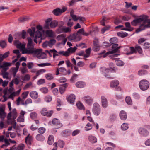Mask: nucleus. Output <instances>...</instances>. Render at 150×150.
Instances as JSON below:
<instances>
[{"instance_id": "obj_37", "label": "nucleus", "mask_w": 150, "mask_h": 150, "mask_svg": "<svg viewBox=\"0 0 150 150\" xmlns=\"http://www.w3.org/2000/svg\"><path fill=\"white\" fill-rule=\"evenodd\" d=\"M18 69L17 68H16L15 67L12 68L11 70V73L12 74L13 76L14 77H15L16 76V74L17 72Z\"/></svg>"}, {"instance_id": "obj_18", "label": "nucleus", "mask_w": 150, "mask_h": 150, "mask_svg": "<svg viewBox=\"0 0 150 150\" xmlns=\"http://www.w3.org/2000/svg\"><path fill=\"white\" fill-rule=\"evenodd\" d=\"M6 115V113L5 112V109L3 107H0V118L1 120H3Z\"/></svg>"}, {"instance_id": "obj_8", "label": "nucleus", "mask_w": 150, "mask_h": 150, "mask_svg": "<svg viewBox=\"0 0 150 150\" xmlns=\"http://www.w3.org/2000/svg\"><path fill=\"white\" fill-rule=\"evenodd\" d=\"M50 18L48 19L46 21V25L44 26V28H47L50 26L51 28H54L57 26L58 25V22L57 21H51Z\"/></svg>"}, {"instance_id": "obj_57", "label": "nucleus", "mask_w": 150, "mask_h": 150, "mask_svg": "<svg viewBox=\"0 0 150 150\" xmlns=\"http://www.w3.org/2000/svg\"><path fill=\"white\" fill-rule=\"evenodd\" d=\"M30 117L32 119H34L36 118L37 114L35 112H31L30 114Z\"/></svg>"}, {"instance_id": "obj_11", "label": "nucleus", "mask_w": 150, "mask_h": 150, "mask_svg": "<svg viewBox=\"0 0 150 150\" xmlns=\"http://www.w3.org/2000/svg\"><path fill=\"white\" fill-rule=\"evenodd\" d=\"M67 38L69 41L71 42H76L81 40L80 36L77 35L75 33L70 35Z\"/></svg>"}, {"instance_id": "obj_32", "label": "nucleus", "mask_w": 150, "mask_h": 150, "mask_svg": "<svg viewBox=\"0 0 150 150\" xmlns=\"http://www.w3.org/2000/svg\"><path fill=\"white\" fill-rule=\"evenodd\" d=\"M36 138L37 140L40 141H42L45 139V137L41 134H37L36 137Z\"/></svg>"}, {"instance_id": "obj_46", "label": "nucleus", "mask_w": 150, "mask_h": 150, "mask_svg": "<svg viewBox=\"0 0 150 150\" xmlns=\"http://www.w3.org/2000/svg\"><path fill=\"white\" fill-rule=\"evenodd\" d=\"M91 52V49L90 48L87 49L86 50V54H85L84 56L85 57L87 58L89 56Z\"/></svg>"}, {"instance_id": "obj_9", "label": "nucleus", "mask_w": 150, "mask_h": 150, "mask_svg": "<svg viewBox=\"0 0 150 150\" xmlns=\"http://www.w3.org/2000/svg\"><path fill=\"white\" fill-rule=\"evenodd\" d=\"M92 111L94 114L96 116L99 115L101 112V108L99 104L97 103H94L93 105Z\"/></svg>"}, {"instance_id": "obj_21", "label": "nucleus", "mask_w": 150, "mask_h": 150, "mask_svg": "<svg viewBox=\"0 0 150 150\" xmlns=\"http://www.w3.org/2000/svg\"><path fill=\"white\" fill-rule=\"evenodd\" d=\"M75 96L74 94H71L67 98V100L68 102L72 104H73L75 102Z\"/></svg>"}, {"instance_id": "obj_2", "label": "nucleus", "mask_w": 150, "mask_h": 150, "mask_svg": "<svg viewBox=\"0 0 150 150\" xmlns=\"http://www.w3.org/2000/svg\"><path fill=\"white\" fill-rule=\"evenodd\" d=\"M35 28L34 27L32 28V29H28V32L29 33L31 37H34L35 36V39L34 41L36 43H38V41L37 39L40 38L41 39V36H42L41 33L39 30L35 31Z\"/></svg>"}, {"instance_id": "obj_28", "label": "nucleus", "mask_w": 150, "mask_h": 150, "mask_svg": "<svg viewBox=\"0 0 150 150\" xmlns=\"http://www.w3.org/2000/svg\"><path fill=\"white\" fill-rule=\"evenodd\" d=\"M88 139L91 143H94L97 142V139L94 136L91 135L88 137Z\"/></svg>"}, {"instance_id": "obj_52", "label": "nucleus", "mask_w": 150, "mask_h": 150, "mask_svg": "<svg viewBox=\"0 0 150 150\" xmlns=\"http://www.w3.org/2000/svg\"><path fill=\"white\" fill-rule=\"evenodd\" d=\"M71 20L72 19L71 18L69 19L67 23V25L68 27L70 28H71L73 25V22L71 21Z\"/></svg>"}, {"instance_id": "obj_1", "label": "nucleus", "mask_w": 150, "mask_h": 150, "mask_svg": "<svg viewBox=\"0 0 150 150\" xmlns=\"http://www.w3.org/2000/svg\"><path fill=\"white\" fill-rule=\"evenodd\" d=\"M142 21H143L142 24L136 30L137 33L150 26V20L148 19V16L145 15L141 16L138 18L133 20L131 23L133 25L136 26L137 24Z\"/></svg>"}, {"instance_id": "obj_43", "label": "nucleus", "mask_w": 150, "mask_h": 150, "mask_svg": "<svg viewBox=\"0 0 150 150\" xmlns=\"http://www.w3.org/2000/svg\"><path fill=\"white\" fill-rule=\"evenodd\" d=\"M115 62L116 65L119 66H122L124 64V62L120 60L117 59V60H115Z\"/></svg>"}, {"instance_id": "obj_34", "label": "nucleus", "mask_w": 150, "mask_h": 150, "mask_svg": "<svg viewBox=\"0 0 150 150\" xmlns=\"http://www.w3.org/2000/svg\"><path fill=\"white\" fill-rule=\"evenodd\" d=\"M77 49V48L76 47H74V48L72 47L69 48L67 52H68L69 56V55L70 53H73Z\"/></svg>"}, {"instance_id": "obj_20", "label": "nucleus", "mask_w": 150, "mask_h": 150, "mask_svg": "<svg viewBox=\"0 0 150 150\" xmlns=\"http://www.w3.org/2000/svg\"><path fill=\"white\" fill-rule=\"evenodd\" d=\"M50 51L52 52L57 53L59 54L65 56H69L68 52L67 51L64 52V51H61L57 52L55 49H53L52 50H50Z\"/></svg>"}, {"instance_id": "obj_60", "label": "nucleus", "mask_w": 150, "mask_h": 150, "mask_svg": "<svg viewBox=\"0 0 150 150\" xmlns=\"http://www.w3.org/2000/svg\"><path fill=\"white\" fill-rule=\"evenodd\" d=\"M41 91L44 93H46L48 92V89L46 87H43L40 89Z\"/></svg>"}, {"instance_id": "obj_13", "label": "nucleus", "mask_w": 150, "mask_h": 150, "mask_svg": "<svg viewBox=\"0 0 150 150\" xmlns=\"http://www.w3.org/2000/svg\"><path fill=\"white\" fill-rule=\"evenodd\" d=\"M57 40L59 41H61V43L64 45L67 40V38H66V35L62 34L58 35L57 37Z\"/></svg>"}, {"instance_id": "obj_39", "label": "nucleus", "mask_w": 150, "mask_h": 150, "mask_svg": "<svg viewBox=\"0 0 150 150\" xmlns=\"http://www.w3.org/2000/svg\"><path fill=\"white\" fill-rule=\"evenodd\" d=\"M125 101L127 104L129 105H132V101L131 98L129 96H127L125 98Z\"/></svg>"}, {"instance_id": "obj_45", "label": "nucleus", "mask_w": 150, "mask_h": 150, "mask_svg": "<svg viewBox=\"0 0 150 150\" xmlns=\"http://www.w3.org/2000/svg\"><path fill=\"white\" fill-rule=\"evenodd\" d=\"M129 128L128 124L126 123H123L121 126V128L123 130H126Z\"/></svg>"}, {"instance_id": "obj_27", "label": "nucleus", "mask_w": 150, "mask_h": 150, "mask_svg": "<svg viewBox=\"0 0 150 150\" xmlns=\"http://www.w3.org/2000/svg\"><path fill=\"white\" fill-rule=\"evenodd\" d=\"M52 123L54 125H59V127L62 126V124L60 122L59 119L57 118L53 119L52 120Z\"/></svg>"}, {"instance_id": "obj_16", "label": "nucleus", "mask_w": 150, "mask_h": 150, "mask_svg": "<svg viewBox=\"0 0 150 150\" xmlns=\"http://www.w3.org/2000/svg\"><path fill=\"white\" fill-rule=\"evenodd\" d=\"M53 112L52 110H51L48 112L46 108H43L41 111V113L42 115L47 116L48 117H51Z\"/></svg>"}, {"instance_id": "obj_23", "label": "nucleus", "mask_w": 150, "mask_h": 150, "mask_svg": "<svg viewBox=\"0 0 150 150\" xmlns=\"http://www.w3.org/2000/svg\"><path fill=\"white\" fill-rule=\"evenodd\" d=\"M119 115L120 119L122 120H125L127 119V114L124 111H121Z\"/></svg>"}, {"instance_id": "obj_36", "label": "nucleus", "mask_w": 150, "mask_h": 150, "mask_svg": "<svg viewBox=\"0 0 150 150\" xmlns=\"http://www.w3.org/2000/svg\"><path fill=\"white\" fill-rule=\"evenodd\" d=\"M29 19V18L27 16L20 17L18 19V21L20 23L23 22L28 21Z\"/></svg>"}, {"instance_id": "obj_19", "label": "nucleus", "mask_w": 150, "mask_h": 150, "mask_svg": "<svg viewBox=\"0 0 150 150\" xmlns=\"http://www.w3.org/2000/svg\"><path fill=\"white\" fill-rule=\"evenodd\" d=\"M139 132L141 135L144 137L147 136L149 134V132L146 129L142 128L139 129Z\"/></svg>"}, {"instance_id": "obj_49", "label": "nucleus", "mask_w": 150, "mask_h": 150, "mask_svg": "<svg viewBox=\"0 0 150 150\" xmlns=\"http://www.w3.org/2000/svg\"><path fill=\"white\" fill-rule=\"evenodd\" d=\"M9 52L8 51L7 52L5 53L4 54H0V56H1V57L2 58L3 60H4V58H6L7 57L9 56Z\"/></svg>"}, {"instance_id": "obj_54", "label": "nucleus", "mask_w": 150, "mask_h": 150, "mask_svg": "<svg viewBox=\"0 0 150 150\" xmlns=\"http://www.w3.org/2000/svg\"><path fill=\"white\" fill-rule=\"evenodd\" d=\"M52 100V97L50 96H46L45 98V101L47 102H49Z\"/></svg>"}, {"instance_id": "obj_40", "label": "nucleus", "mask_w": 150, "mask_h": 150, "mask_svg": "<svg viewBox=\"0 0 150 150\" xmlns=\"http://www.w3.org/2000/svg\"><path fill=\"white\" fill-rule=\"evenodd\" d=\"M84 32V30L83 28H81L79 30L77 31V32L76 33L77 35H79L80 37V39L81 40V35H83V34Z\"/></svg>"}, {"instance_id": "obj_26", "label": "nucleus", "mask_w": 150, "mask_h": 150, "mask_svg": "<svg viewBox=\"0 0 150 150\" xmlns=\"http://www.w3.org/2000/svg\"><path fill=\"white\" fill-rule=\"evenodd\" d=\"M68 85L67 83H65L61 85L59 88V92L62 94L65 91V89L67 86Z\"/></svg>"}, {"instance_id": "obj_61", "label": "nucleus", "mask_w": 150, "mask_h": 150, "mask_svg": "<svg viewBox=\"0 0 150 150\" xmlns=\"http://www.w3.org/2000/svg\"><path fill=\"white\" fill-rule=\"evenodd\" d=\"M45 82V80L44 79H40L37 82V84L40 85L44 83Z\"/></svg>"}, {"instance_id": "obj_12", "label": "nucleus", "mask_w": 150, "mask_h": 150, "mask_svg": "<svg viewBox=\"0 0 150 150\" xmlns=\"http://www.w3.org/2000/svg\"><path fill=\"white\" fill-rule=\"evenodd\" d=\"M11 65V63L4 62L3 64L0 66V68H3L1 73L7 72L6 71L9 69L8 67L10 66Z\"/></svg>"}, {"instance_id": "obj_30", "label": "nucleus", "mask_w": 150, "mask_h": 150, "mask_svg": "<svg viewBox=\"0 0 150 150\" xmlns=\"http://www.w3.org/2000/svg\"><path fill=\"white\" fill-rule=\"evenodd\" d=\"M54 142V137L53 135H50L48 137V144L50 145H52Z\"/></svg>"}, {"instance_id": "obj_63", "label": "nucleus", "mask_w": 150, "mask_h": 150, "mask_svg": "<svg viewBox=\"0 0 150 150\" xmlns=\"http://www.w3.org/2000/svg\"><path fill=\"white\" fill-rule=\"evenodd\" d=\"M25 147V145L24 144H19L17 147L18 150H23Z\"/></svg>"}, {"instance_id": "obj_56", "label": "nucleus", "mask_w": 150, "mask_h": 150, "mask_svg": "<svg viewBox=\"0 0 150 150\" xmlns=\"http://www.w3.org/2000/svg\"><path fill=\"white\" fill-rule=\"evenodd\" d=\"M29 92L27 91L23 93L22 94L21 97L23 99H25L26 98Z\"/></svg>"}, {"instance_id": "obj_6", "label": "nucleus", "mask_w": 150, "mask_h": 150, "mask_svg": "<svg viewBox=\"0 0 150 150\" xmlns=\"http://www.w3.org/2000/svg\"><path fill=\"white\" fill-rule=\"evenodd\" d=\"M28 42L27 45V48L28 50L29 54H31V53L36 52L34 51L35 49L33 45V42L31 38L29 37L28 38Z\"/></svg>"}, {"instance_id": "obj_53", "label": "nucleus", "mask_w": 150, "mask_h": 150, "mask_svg": "<svg viewBox=\"0 0 150 150\" xmlns=\"http://www.w3.org/2000/svg\"><path fill=\"white\" fill-rule=\"evenodd\" d=\"M6 46V43L4 40L0 41V46L2 48H4Z\"/></svg>"}, {"instance_id": "obj_24", "label": "nucleus", "mask_w": 150, "mask_h": 150, "mask_svg": "<svg viewBox=\"0 0 150 150\" xmlns=\"http://www.w3.org/2000/svg\"><path fill=\"white\" fill-rule=\"evenodd\" d=\"M119 83V82L117 80H113L110 82V86L111 88H115L117 86Z\"/></svg>"}, {"instance_id": "obj_42", "label": "nucleus", "mask_w": 150, "mask_h": 150, "mask_svg": "<svg viewBox=\"0 0 150 150\" xmlns=\"http://www.w3.org/2000/svg\"><path fill=\"white\" fill-rule=\"evenodd\" d=\"M117 34L118 36L122 38L125 37L127 35V33L123 32H118Z\"/></svg>"}, {"instance_id": "obj_17", "label": "nucleus", "mask_w": 150, "mask_h": 150, "mask_svg": "<svg viewBox=\"0 0 150 150\" xmlns=\"http://www.w3.org/2000/svg\"><path fill=\"white\" fill-rule=\"evenodd\" d=\"M58 30L60 33H70L71 32V28L68 27H60L58 28Z\"/></svg>"}, {"instance_id": "obj_22", "label": "nucleus", "mask_w": 150, "mask_h": 150, "mask_svg": "<svg viewBox=\"0 0 150 150\" xmlns=\"http://www.w3.org/2000/svg\"><path fill=\"white\" fill-rule=\"evenodd\" d=\"M83 99L85 102L89 105L91 104L93 102V99L89 96H85Z\"/></svg>"}, {"instance_id": "obj_41", "label": "nucleus", "mask_w": 150, "mask_h": 150, "mask_svg": "<svg viewBox=\"0 0 150 150\" xmlns=\"http://www.w3.org/2000/svg\"><path fill=\"white\" fill-rule=\"evenodd\" d=\"M46 72V70L45 69H40L36 73L35 78L38 77L39 75Z\"/></svg>"}, {"instance_id": "obj_58", "label": "nucleus", "mask_w": 150, "mask_h": 150, "mask_svg": "<svg viewBox=\"0 0 150 150\" xmlns=\"http://www.w3.org/2000/svg\"><path fill=\"white\" fill-rule=\"evenodd\" d=\"M46 34L50 37H52L53 35V32L51 30H47L46 31Z\"/></svg>"}, {"instance_id": "obj_4", "label": "nucleus", "mask_w": 150, "mask_h": 150, "mask_svg": "<svg viewBox=\"0 0 150 150\" xmlns=\"http://www.w3.org/2000/svg\"><path fill=\"white\" fill-rule=\"evenodd\" d=\"M14 45L16 46L22 52L23 54H29L28 50H27V47L25 48V45L22 44L18 40H16L14 42Z\"/></svg>"}, {"instance_id": "obj_48", "label": "nucleus", "mask_w": 150, "mask_h": 150, "mask_svg": "<svg viewBox=\"0 0 150 150\" xmlns=\"http://www.w3.org/2000/svg\"><path fill=\"white\" fill-rule=\"evenodd\" d=\"M110 41L111 44H116V43L118 42V40L116 38H111L110 39Z\"/></svg>"}, {"instance_id": "obj_55", "label": "nucleus", "mask_w": 150, "mask_h": 150, "mask_svg": "<svg viewBox=\"0 0 150 150\" xmlns=\"http://www.w3.org/2000/svg\"><path fill=\"white\" fill-rule=\"evenodd\" d=\"M133 97L135 99H139L140 98V95L137 93H134L132 94Z\"/></svg>"}, {"instance_id": "obj_7", "label": "nucleus", "mask_w": 150, "mask_h": 150, "mask_svg": "<svg viewBox=\"0 0 150 150\" xmlns=\"http://www.w3.org/2000/svg\"><path fill=\"white\" fill-rule=\"evenodd\" d=\"M139 86L141 90L145 91L149 87V82L146 79L142 80L139 82Z\"/></svg>"}, {"instance_id": "obj_62", "label": "nucleus", "mask_w": 150, "mask_h": 150, "mask_svg": "<svg viewBox=\"0 0 150 150\" xmlns=\"http://www.w3.org/2000/svg\"><path fill=\"white\" fill-rule=\"evenodd\" d=\"M58 69L59 71L62 73L64 75V74L67 73L66 69L64 67H61L58 68Z\"/></svg>"}, {"instance_id": "obj_44", "label": "nucleus", "mask_w": 150, "mask_h": 150, "mask_svg": "<svg viewBox=\"0 0 150 150\" xmlns=\"http://www.w3.org/2000/svg\"><path fill=\"white\" fill-rule=\"evenodd\" d=\"M76 105L77 108L80 110H82L84 109V105L80 102H78L77 103Z\"/></svg>"}, {"instance_id": "obj_35", "label": "nucleus", "mask_w": 150, "mask_h": 150, "mask_svg": "<svg viewBox=\"0 0 150 150\" xmlns=\"http://www.w3.org/2000/svg\"><path fill=\"white\" fill-rule=\"evenodd\" d=\"M48 46L50 47H52L56 42V40L54 39H51L50 41H47Z\"/></svg>"}, {"instance_id": "obj_31", "label": "nucleus", "mask_w": 150, "mask_h": 150, "mask_svg": "<svg viewBox=\"0 0 150 150\" xmlns=\"http://www.w3.org/2000/svg\"><path fill=\"white\" fill-rule=\"evenodd\" d=\"M76 85L78 88H82L85 86V83L83 81H79L76 83Z\"/></svg>"}, {"instance_id": "obj_38", "label": "nucleus", "mask_w": 150, "mask_h": 150, "mask_svg": "<svg viewBox=\"0 0 150 150\" xmlns=\"http://www.w3.org/2000/svg\"><path fill=\"white\" fill-rule=\"evenodd\" d=\"M30 78V76L28 74H27L25 76H22V79L23 81H28Z\"/></svg>"}, {"instance_id": "obj_15", "label": "nucleus", "mask_w": 150, "mask_h": 150, "mask_svg": "<svg viewBox=\"0 0 150 150\" xmlns=\"http://www.w3.org/2000/svg\"><path fill=\"white\" fill-rule=\"evenodd\" d=\"M103 69L104 70L103 72V74L104 76L108 78L111 79H113L115 78L114 77L110 76V75L109 74V73L111 71L110 69H107L105 68H103L101 69V70Z\"/></svg>"}, {"instance_id": "obj_10", "label": "nucleus", "mask_w": 150, "mask_h": 150, "mask_svg": "<svg viewBox=\"0 0 150 150\" xmlns=\"http://www.w3.org/2000/svg\"><path fill=\"white\" fill-rule=\"evenodd\" d=\"M129 48L131 52H130L127 53V55L133 53H136V51H137L138 53L140 54H142V49L141 47L137 45L135 46V49L134 47H130Z\"/></svg>"}, {"instance_id": "obj_50", "label": "nucleus", "mask_w": 150, "mask_h": 150, "mask_svg": "<svg viewBox=\"0 0 150 150\" xmlns=\"http://www.w3.org/2000/svg\"><path fill=\"white\" fill-rule=\"evenodd\" d=\"M92 128V126L91 124L89 123H88L85 127L86 130V131H88L91 129Z\"/></svg>"}, {"instance_id": "obj_25", "label": "nucleus", "mask_w": 150, "mask_h": 150, "mask_svg": "<svg viewBox=\"0 0 150 150\" xmlns=\"http://www.w3.org/2000/svg\"><path fill=\"white\" fill-rule=\"evenodd\" d=\"M30 96L33 99H36L38 98V94L37 92L35 91H32L30 93Z\"/></svg>"}, {"instance_id": "obj_47", "label": "nucleus", "mask_w": 150, "mask_h": 150, "mask_svg": "<svg viewBox=\"0 0 150 150\" xmlns=\"http://www.w3.org/2000/svg\"><path fill=\"white\" fill-rule=\"evenodd\" d=\"M45 77L47 80H51L53 78V76L52 74L48 73L45 75Z\"/></svg>"}, {"instance_id": "obj_64", "label": "nucleus", "mask_w": 150, "mask_h": 150, "mask_svg": "<svg viewBox=\"0 0 150 150\" xmlns=\"http://www.w3.org/2000/svg\"><path fill=\"white\" fill-rule=\"evenodd\" d=\"M27 67L29 69H32L34 66L33 62H28L27 63Z\"/></svg>"}, {"instance_id": "obj_5", "label": "nucleus", "mask_w": 150, "mask_h": 150, "mask_svg": "<svg viewBox=\"0 0 150 150\" xmlns=\"http://www.w3.org/2000/svg\"><path fill=\"white\" fill-rule=\"evenodd\" d=\"M42 50L41 49H36L34 51L36 52L31 53V54L35 55L39 59H44L47 58L46 54L42 52Z\"/></svg>"}, {"instance_id": "obj_51", "label": "nucleus", "mask_w": 150, "mask_h": 150, "mask_svg": "<svg viewBox=\"0 0 150 150\" xmlns=\"http://www.w3.org/2000/svg\"><path fill=\"white\" fill-rule=\"evenodd\" d=\"M147 74V71L145 70H139L138 71V74L139 76H142Z\"/></svg>"}, {"instance_id": "obj_33", "label": "nucleus", "mask_w": 150, "mask_h": 150, "mask_svg": "<svg viewBox=\"0 0 150 150\" xmlns=\"http://www.w3.org/2000/svg\"><path fill=\"white\" fill-rule=\"evenodd\" d=\"M52 12L55 15L57 16L61 14L62 13L61 9L59 8H57L54 10Z\"/></svg>"}, {"instance_id": "obj_3", "label": "nucleus", "mask_w": 150, "mask_h": 150, "mask_svg": "<svg viewBox=\"0 0 150 150\" xmlns=\"http://www.w3.org/2000/svg\"><path fill=\"white\" fill-rule=\"evenodd\" d=\"M112 50L106 53H105V51L104 50L100 53V54L103 55V58L107 56L109 54H113L117 52L118 50L120 48V46L118 47V45L117 44H112Z\"/></svg>"}, {"instance_id": "obj_29", "label": "nucleus", "mask_w": 150, "mask_h": 150, "mask_svg": "<svg viewBox=\"0 0 150 150\" xmlns=\"http://www.w3.org/2000/svg\"><path fill=\"white\" fill-rule=\"evenodd\" d=\"M32 140V137L29 134L25 139V141L26 144L29 145L31 144V142Z\"/></svg>"}, {"instance_id": "obj_59", "label": "nucleus", "mask_w": 150, "mask_h": 150, "mask_svg": "<svg viewBox=\"0 0 150 150\" xmlns=\"http://www.w3.org/2000/svg\"><path fill=\"white\" fill-rule=\"evenodd\" d=\"M1 75L3 76L4 78L8 79L9 73L8 72L1 73Z\"/></svg>"}, {"instance_id": "obj_14", "label": "nucleus", "mask_w": 150, "mask_h": 150, "mask_svg": "<svg viewBox=\"0 0 150 150\" xmlns=\"http://www.w3.org/2000/svg\"><path fill=\"white\" fill-rule=\"evenodd\" d=\"M101 106L103 108H105L108 106V100L104 96L102 95L101 97Z\"/></svg>"}]
</instances>
